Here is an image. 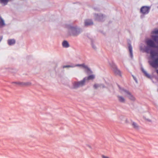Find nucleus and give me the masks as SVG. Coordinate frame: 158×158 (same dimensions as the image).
I'll use <instances>...</instances> for the list:
<instances>
[{
  "label": "nucleus",
  "mask_w": 158,
  "mask_h": 158,
  "mask_svg": "<svg viewBox=\"0 0 158 158\" xmlns=\"http://www.w3.org/2000/svg\"><path fill=\"white\" fill-rule=\"evenodd\" d=\"M69 35L71 36H77L82 31V29L77 26H73L68 25L67 26Z\"/></svg>",
  "instance_id": "nucleus-1"
},
{
  "label": "nucleus",
  "mask_w": 158,
  "mask_h": 158,
  "mask_svg": "<svg viewBox=\"0 0 158 158\" xmlns=\"http://www.w3.org/2000/svg\"><path fill=\"white\" fill-rule=\"evenodd\" d=\"M157 53L153 50L151 49L150 51V55L152 58L154 59L152 61H149L150 64L154 68L158 67V57L155 58V57L157 55Z\"/></svg>",
  "instance_id": "nucleus-2"
},
{
  "label": "nucleus",
  "mask_w": 158,
  "mask_h": 158,
  "mask_svg": "<svg viewBox=\"0 0 158 158\" xmlns=\"http://www.w3.org/2000/svg\"><path fill=\"white\" fill-rule=\"evenodd\" d=\"M118 85L119 89L120 90L121 92L122 93H124L126 94L127 97L130 100L132 101H134L135 100V98L129 91L124 89L123 88H122L119 85Z\"/></svg>",
  "instance_id": "nucleus-3"
},
{
  "label": "nucleus",
  "mask_w": 158,
  "mask_h": 158,
  "mask_svg": "<svg viewBox=\"0 0 158 158\" xmlns=\"http://www.w3.org/2000/svg\"><path fill=\"white\" fill-rule=\"evenodd\" d=\"M85 81L83 79L79 81H74L73 83V89H77L85 85Z\"/></svg>",
  "instance_id": "nucleus-4"
},
{
  "label": "nucleus",
  "mask_w": 158,
  "mask_h": 158,
  "mask_svg": "<svg viewBox=\"0 0 158 158\" xmlns=\"http://www.w3.org/2000/svg\"><path fill=\"white\" fill-rule=\"evenodd\" d=\"M150 7L148 6H144L141 7L140 9V13L143 15L148 14L149 12Z\"/></svg>",
  "instance_id": "nucleus-5"
},
{
  "label": "nucleus",
  "mask_w": 158,
  "mask_h": 158,
  "mask_svg": "<svg viewBox=\"0 0 158 158\" xmlns=\"http://www.w3.org/2000/svg\"><path fill=\"white\" fill-rule=\"evenodd\" d=\"M111 66L112 67L113 71L115 74L121 76V72L117 68V66L115 64L112 62L111 64H110Z\"/></svg>",
  "instance_id": "nucleus-6"
},
{
  "label": "nucleus",
  "mask_w": 158,
  "mask_h": 158,
  "mask_svg": "<svg viewBox=\"0 0 158 158\" xmlns=\"http://www.w3.org/2000/svg\"><path fill=\"white\" fill-rule=\"evenodd\" d=\"M95 19L98 21H103L105 18V16L101 14H95L94 15Z\"/></svg>",
  "instance_id": "nucleus-7"
},
{
  "label": "nucleus",
  "mask_w": 158,
  "mask_h": 158,
  "mask_svg": "<svg viewBox=\"0 0 158 158\" xmlns=\"http://www.w3.org/2000/svg\"><path fill=\"white\" fill-rule=\"evenodd\" d=\"M94 78V76L93 75H89L87 77H85L83 78L85 82H86L89 80H93Z\"/></svg>",
  "instance_id": "nucleus-8"
},
{
  "label": "nucleus",
  "mask_w": 158,
  "mask_h": 158,
  "mask_svg": "<svg viewBox=\"0 0 158 158\" xmlns=\"http://www.w3.org/2000/svg\"><path fill=\"white\" fill-rule=\"evenodd\" d=\"M77 67H82L86 69L87 72H89L90 71V69L88 67V66L85 65L84 64H77Z\"/></svg>",
  "instance_id": "nucleus-9"
},
{
  "label": "nucleus",
  "mask_w": 158,
  "mask_h": 158,
  "mask_svg": "<svg viewBox=\"0 0 158 158\" xmlns=\"http://www.w3.org/2000/svg\"><path fill=\"white\" fill-rule=\"evenodd\" d=\"M93 23L92 21L90 19H86L85 21V26L92 25Z\"/></svg>",
  "instance_id": "nucleus-10"
},
{
  "label": "nucleus",
  "mask_w": 158,
  "mask_h": 158,
  "mask_svg": "<svg viewBox=\"0 0 158 158\" xmlns=\"http://www.w3.org/2000/svg\"><path fill=\"white\" fill-rule=\"evenodd\" d=\"M118 101L122 103L125 102V100L124 98L122 96L118 95L117 96Z\"/></svg>",
  "instance_id": "nucleus-11"
},
{
  "label": "nucleus",
  "mask_w": 158,
  "mask_h": 158,
  "mask_svg": "<svg viewBox=\"0 0 158 158\" xmlns=\"http://www.w3.org/2000/svg\"><path fill=\"white\" fill-rule=\"evenodd\" d=\"M128 48L130 52V55L131 58H132L133 57L132 48L131 44H129Z\"/></svg>",
  "instance_id": "nucleus-12"
},
{
  "label": "nucleus",
  "mask_w": 158,
  "mask_h": 158,
  "mask_svg": "<svg viewBox=\"0 0 158 158\" xmlns=\"http://www.w3.org/2000/svg\"><path fill=\"white\" fill-rule=\"evenodd\" d=\"M62 46L64 48H68L69 45L68 42L66 40H64L62 43Z\"/></svg>",
  "instance_id": "nucleus-13"
},
{
  "label": "nucleus",
  "mask_w": 158,
  "mask_h": 158,
  "mask_svg": "<svg viewBox=\"0 0 158 158\" xmlns=\"http://www.w3.org/2000/svg\"><path fill=\"white\" fill-rule=\"evenodd\" d=\"M141 70L142 72L144 73V74L148 78H151V76L150 75L148 74L146 71H145L143 67L141 68Z\"/></svg>",
  "instance_id": "nucleus-14"
},
{
  "label": "nucleus",
  "mask_w": 158,
  "mask_h": 158,
  "mask_svg": "<svg viewBox=\"0 0 158 158\" xmlns=\"http://www.w3.org/2000/svg\"><path fill=\"white\" fill-rule=\"evenodd\" d=\"M15 41L14 39L8 40V43L9 45H12L15 44Z\"/></svg>",
  "instance_id": "nucleus-15"
},
{
  "label": "nucleus",
  "mask_w": 158,
  "mask_h": 158,
  "mask_svg": "<svg viewBox=\"0 0 158 158\" xmlns=\"http://www.w3.org/2000/svg\"><path fill=\"white\" fill-rule=\"evenodd\" d=\"M77 67V64H72L70 65H64L62 66L63 68H74Z\"/></svg>",
  "instance_id": "nucleus-16"
},
{
  "label": "nucleus",
  "mask_w": 158,
  "mask_h": 158,
  "mask_svg": "<svg viewBox=\"0 0 158 158\" xmlns=\"http://www.w3.org/2000/svg\"><path fill=\"white\" fill-rule=\"evenodd\" d=\"M8 2V0H0V3L4 6L6 5Z\"/></svg>",
  "instance_id": "nucleus-17"
},
{
  "label": "nucleus",
  "mask_w": 158,
  "mask_h": 158,
  "mask_svg": "<svg viewBox=\"0 0 158 158\" xmlns=\"http://www.w3.org/2000/svg\"><path fill=\"white\" fill-rule=\"evenodd\" d=\"M5 25L4 21L3 19L0 17V26H2Z\"/></svg>",
  "instance_id": "nucleus-18"
},
{
  "label": "nucleus",
  "mask_w": 158,
  "mask_h": 158,
  "mask_svg": "<svg viewBox=\"0 0 158 158\" xmlns=\"http://www.w3.org/2000/svg\"><path fill=\"white\" fill-rule=\"evenodd\" d=\"M132 125L134 128L137 129L138 128V125L136 123L133 122L132 124Z\"/></svg>",
  "instance_id": "nucleus-19"
},
{
  "label": "nucleus",
  "mask_w": 158,
  "mask_h": 158,
  "mask_svg": "<svg viewBox=\"0 0 158 158\" xmlns=\"http://www.w3.org/2000/svg\"><path fill=\"white\" fill-rule=\"evenodd\" d=\"M147 46H146L145 47V51L147 53H148L150 50L151 51V50L150 49V48H151L150 47H149L147 45Z\"/></svg>",
  "instance_id": "nucleus-20"
},
{
  "label": "nucleus",
  "mask_w": 158,
  "mask_h": 158,
  "mask_svg": "<svg viewBox=\"0 0 158 158\" xmlns=\"http://www.w3.org/2000/svg\"><path fill=\"white\" fill-rule=\"evenodd\" d=\"M23 86H29L31 84V83L30 82H23Z\"/></svg>",
  "instance_id": "nucleus-21"
},
{
  "label": "nucleus",
  "mask_w": 158,
  "mask_h": 158,
  "mask_svg": "<svg viewBox=\"0 0 158 158\" xmlns=\"http://www.w3.org/2000/svg\"><path fill=\"white\" fill-rule=\"evenodd\" d=\"M100 87V84H95L94 85V87L95 89H96L97 88H98V87Z\"/></svg>",
  "instance_id": "nucleus-22"
},
{
  "label": "nucleus",
  "mask_w": 158,
  "mask_h": 158,
  "mask_svg": "<svg viewBox=\"0 0 158 158\" xmlns=\"http://www.w3.org/2000/svg\"><path fill=\"white\" fill-rule=\"evenodd\" d=\"M23 82H18V85L20 86H23Z\"/></svg>",
  "instance_id": "nucleus-23"
},
{
  "label": "nucleus",
  "mask_w": 158,
  "mask_h": 158,
  "mask_svg": "<svg viewBox=\"0 0 158 158\" xmlns=\"http://www.w3.org/2000/svg\"><path fill=\"white\" fill-rule=\"evenodd\" d=\"M91 45L92 48L94 49H96V47L95 45L94 44V43L92 42L91 43Z\"/></svg>",
  "instance_id": "nucleus-24"
},
{
  "label": "nucleus",
  "mask_w": 158,
  "mask_h": 158,
  "mask_svg": "<svg viewBox=\"0 0 158 158\" xmlns=\"http://www.w3.org/2000/svg\"><path fill=\"white\" fill-rule=\"evenodd\" d=\"M132 76L133 77V79H134V80L135 81V82L137 83V79H136V78L133 75H132Z\"/></svg>",
  "instance_id": "nucleus-25"
},
{
  "label": "nucleus",
  "mask_w": 158,
  "mask_h": 158,
  "mask_svg": "<svg viewBox=\"0 0 158 158\" xmlns=\"http://www.w3.org/2000/svg\"><path fill=\"white\" fill-rule=\"evenodd\" d=\"M154 33L155 34H158V29L156 30H155L154 31Z\"/></svg>",
  "instance_id": "nucleus-26"
},
{
  "label": "nucleus",
  "mask_w": 158,
  "mask_h": 158,
  "mask_svg": "<svg viewBox=\"0 0 158 158\" xmlns=\"http://www.w3.org/2000/svg\"><path fill=\"white\" fill-rule=\"evenodd\" d=\"M102 158H110L108 157L107 156H105L104 155H102Z\"/></svg>",
  "instance_id": "nucleus-27"
},
{
  "label": "nucleus",
  "mask_w": 158,
  "mask_h": 158,
  "mask_svg": "<svg viewBox=\"0 0 158 158\" xmlns=\"http://www.w3.org/2000/svg\"><path fill=\"white\" fill-rule=\"evenodd\" d=\"M100 87H102L103 88H105V86L103 84H100Z\"/></svg>",
  "instance_id": "nucleus-28"
},
{
  "label": "nucleus",
  "mask_w": 158,
  "mask_h": 158,
  "mask_svg": "<svg viewBox=\"0 0 158 158\" xmlns=\"http://www.w3.org/2000/svg\"><path fill=\"white\" fill-rule=\"evenodd\" d=\"M12 83H14V84H15L17 85H18V82H12Z\"/></svg>",
  "instance_id": "nucleus-29"
},
{
  "label": "nucleus",
  "mask_w": 158,
  "mask_h": 158,
  "mask_svg": "<svg viewBox=\"0 0 158 158\" xmlns=\"http://www.w3.org/2000/svg\"><path fill=\"white\" fill-rule=\"evenodd\" d=\"M94 9L95 10H96V11H98L99 10V9L97 8H94Z\"/></svg>",
  "instance_id": "nucleus-30"
},
{
  "label": "nucleus",
  "mask_w": 158,
  "mask_h": 158,
  "mask_svg": "<svg viewBox=\"0 0 158 158\" xmlns=\"http://www.w3.org/2000/svg\"><path fill=\"white\" fill-rule=\"evenodd\" d=\"M144 15H143L142 14V15H141L140 16V18L141 19H143L144 17Z\"/></svg>",
  "instance_id": "nucleus-31"
},
{
  "label": "nucleus",
  "mask_w": 158,
  "mask_h": 158,
  "mask_svg": "<svg viewBox=\"0 0 158 158\" xmlns=\"http://www.w3.org/2000/svg\"><path fill=\"white\" fill-rule=\"evenodd\" d=\"M87 146L90 148H91V147L89 145H87Z\"/></svg>",
  "instance_id": "nucleus-32"
},
{
  "label": "nucleus",
  "mask_w": 158,
  "mask_h": 158,
  "mask_svg": "<svg viewBox=\"0 0 158 158\" xmlns=\"http://www.w3.org/2000/svg\"><path fill=\"white\" fill-rule=\"evenodd\" d=\"M156 72H157V73H158V70H157V71H156Z\"/></svg>",
  "instance_id": "nucleus-33"
},
{
  "label": "nucleus",
  "mask_w": 158,
  "mask_h": 158,
  "mask_svg": "<svg viewBox=\"0 0 158 158\" xmlns=\"http://www.w3.org/2000/svg\"><path fill=\"white\" fill-rule=\"evenodd\" d=\"M148 121H149V122H150V121H151V120H148Z\"/></svg>",
  "instance_id": "nucleus-34"
},
{
  "label": "nucleus",
  "mask_w": 158,
  "mask_h": 158,
  "mask_svg": "<svg viewBox=\"0 0 158 158\" xmlns=\"http://www.w3.org/2000/svg\"><path fill=\"white\" fill-rule=\"evenodd\" d=\"M157 8H158V6L157 7Z\"/></svg>",
  "instance_id": "nucleus-35"
}]
</instances>
